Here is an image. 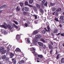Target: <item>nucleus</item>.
I'll return each mask as SVG.
<instances>
[{
	"instance_id": "obj_1",
	"label": "nucleus",
	"mask_w": 64,
	"mask_h": 64,
	"mask_svg": "<svg viewBox=\"0 0 64 64\" xmlns=\"http://www.w3.org/2000/svg\"><path fill=\"white\" fill-rule=\"evenodd\" d=\"M7 26V25L5 22L4 23V24L0 25V27H1L2 28H4L5 29H7V27H6Z\"/></svg>"
},
{
	"instance_id": "obj_2",
	"label": "nucleus",
	"mask_w": 64,
	"mask_h": 64,
	"mask_svg": "<svg viewBox=\"0 0 64 64\" xmlns=\"http://www.w3.org/2000/svg\"><path fill=\"white\" fill-rule=\"evenodd\" d=\"M20 35L17 34L16 36V38L18 41H20Z\"/></svg>"
},
{
	"instance_id": "obj_3",
	"label": "nucleus",
	"mask_w": 64,
	"mask_h": 64,
	"mask_svg": "<svg viewBox=\"0 0 64 64\" xmlns=\"http://www.w3.org/2000/svg\"><path fill=\"white\" fill-rule=\"evenodd\" d=\"M0 52L2 53V54H5L6 53V50H4V48H2V49L0 50Z\"/></svg>"
},
{
	"instance_id": "obj_4",
	"label": "nucleus",
	"mask_w": 64,
	"mask_h": 64,
	"mask_svg": "<svg viewBox=\"0 0 64 64\" xmlns=\"http://www.w3.org/2000/svg\"><path fill=\"white\" fill-rule=\"evenodd\" d=\"M30 51H32V53L33 54H34L35 52V49H34V48H30Z\"/></svg>"
},
{
	"instance_id": "obj_5",
	"label": "nucleus",
	"mask_w": 64,
	"mask_h": 64,
	"mask_svg": "<svg viewBox=\"0 0 64 64\" xmlns=\"http://www.w3.org/2000/svg\"><path fill=\"white\" fill-rule=\"evenodd\" d=\"M24 10L26 11H29L30 10V8L28 7H24Z\"/></svg>"
},
{
	"instance_id": "obj_6",
	"label": "nucleus",
	"mask_w": 64,
	"mask_h": 64,
	"mask_svg": "<svg viewBox=\"0 0 64 64\" xmlns=\"http://www.w3.org/2000/svg\"><path fill=\"white\" fill-rule=\"evenodd\" d=\"M58 30L57 29H54L53 30V33L54 34H55V33H57L58 32Z\"/></svg>"
},
{
	"instance_id": "obj_7",
	"label": "nucleus",
	"mask_w": 64,
	"mask_h": 64,
	"mask_svg": "<svg viewBox=\"0 0 64 64\" xmlns=\"http://www.w3.org/2000/svg\"><path fill=\"white\" fill-rule=\"evenodd\" d=\"M40 41H41V42H43V43H45V40L44 38H41L40 39Z\"/></svg>"
},
{
	"instance_id": "obj_8",
	"label": "nucleus",
	"mask_w": 64,
	"mask_h": 64,
	"mask_svg": "<svg viewBox=\"0 0 64 64\" xmlns=\"http://www.w3.org/2000/svg\"><path fill=\"white\" fill-rule=\"evenodd\" d=\"M49 48L50 49H53V47L52 46L51 44H50L49 45Z\"/></svg>"
},
{
	"instance_id": "obj_9",
	"label": "nucleus",
	"mask_w": 64,
	"mask_h": 64,
	"mask_svg": "<svg viewBox=\"0 0 64 64\" xmlns=\"http://www.w3.org/2000/svg\"><path fill=\"white\" fill-rule=\"evenodd\" d=\"M46 25L47 26V28L48 30V31H50V26H49V24H46Z\"/></svg>"
},
{
	"instance_id": "obj_10",
	"label": "nucleus",
	"mask_w": 64,
	"mask_h": 64,
	"mask_svg": "<svg viewBox=\"0 0 64 64\" xmlns=\"http://www.w3.org/2000/svg\"><path fill=\"white\" fill-rule=\"evenodd\" d=\"M15 51L16 52H20L21 51V50L18 48H16Z\"/></svg>"
},
{
	"instance_id": "obj_11",
	"label": "nucleus",
	"mask_w": 64,
	"mask_h": 64,
	"mask_svg": "<svg viewBox=\"0 0 64 64\" xmlns=\"http://www.w3.org/2000/svg\"><path fill=\"white\" fill-rule=\"evenodd\" d=\"M10 56L11 58H12L13 57V56H14V54L12 52H10Z\"/></svg>"
},
{
	"instance_id": "obj_12",
	"label": "nucleus",
	"mask_w": 64,
	"mask_h": 64,
	"mask_svg": "<svg viewBox=\"0 0 64 64\" xmlns=\"http://www.w3.org/2000/svg\"><path fill=\"white\" fill-rule=\"evenodd\" d=\"M38 31L36 30H35L33 32V35H35V34H37V33H38Z\"/></svg>"
},
{
	"instance_id": "obj_13",
	"label": "nucleus",
	"mask_w": 64,
	"mask_h": 64,
	"mask_svg": "<svg viewBox=\"0 0 64 64\" xmlns=\"http://www.w3.org/2000/svg\"><path fill=\"white\" fill-rule=\"evenodd\" d=\"M36 39L37 40H39L40 39V37H39V36L36 35Z\"/></svg>"
},
{
	"instance_id": "obj_14",
	"label": "nucleus",
	"mask_w": 64,
	"mask_h": 64,
	"mask_svg": "<svg viewBox=\"0 0 64 64\" xmlns=\"http://www.w3.org/2000/svg\"><path fill=\"white\" fill-rule=\"evenodd\" d=\"M38 57H39L41 59H42L43 58V56L42 54H40L38 55Z\"/></svg>"
},
{
	"instance_id": "obj_15",
	"label": "nucleus",
	"mask_w": 64,
	"mask_h": 64,
	"mask_svg": "<svg viewBox=\"0 0 64 64\" xmlns=\"http://www.w3.org/2000/svg\"><path fill=\"white\" fill-rule=\"evenodd\" d=\"M33 8L35 12H37L38 10L37 9H36V7H35V6H34L33 7Z\"/></svg>"
},
{
	"instance_id": "obj_16",
	"label": "nucleus",
	"mask_w": 64,
	"mask_h": 64,
	"mask_svg": "<svg viewBox=\"0 0 64 64\" xmlns=\"http://www.w3.org/2000/svg\"><path fill=\"white\" fill-rule=\"evenodd\" d=\"M36 4V8H39V9H40V4Z\"/></svg>"
},
{
	"instance_id": "obj_17",
	"label": "nucleus",
	"mask_w": 64,
	"mask_h": 64,
	"mask_svg": "<svg viewBox=\"0 0 64 64\" xmlns=\"http://www.w3.org/2000/svg\"><path fill=\"white\" fill-rule=\"evenodd\" d=\"M8 28H9L10 29V30H12V28L11 27V25L10 24H8Z\"/></svg>"
},
{
	"instance_id": "obj_18",
	"label": "nucleus",
	"mask_w": 64,
	"mask_h": 64,
	"mask_svg": "<svg viewBox=\"0 0 64 64\" xmlns=\"http://www.w3.org/2000/svg\"><path fill=\"white\" fill-rule=\"evenodd\" d=\"M54 12H55V15L56 17H58V12L56 11Z\"/></svg>"
},
{
	"instance_id": "obj_19",
	"label": "nucleus",
	"mask_w": 64,
	"mask_h": 64,
	"mask_svg": "<svg viewBox=\"0 0 64 64\" xmlns=\"http://www.w3.org/2000/svg\"><path fill=\"white\" fill-rule=\"evenodd\" d=\"M61 55L60 54H58V55L57 56L56 58V59H59V58H60V56Z\"/></svg>"
},
{
	"instance_id": "obj_20",
	"label": "nucleus",
	"mask_w": 64,
	"mask_h": 64,
	"mask_svg": "<svg viewBox=\"0 0 64 64\" xmlns=\"http://www.w3.org/2000/svg\"><path fill=\"white\" fill-rule=\"evenodd\" d=\"M38 43L39 46H43V43H42L41 42H38Z\"/></svg>"
},
{
	"instance_id": "obj_21",
	"label": "nucleus",
	"mask_w": 64,
	"mask_h": 64,
	"mask_svg": "<svg viewBox=\"0 0 64 64\" xmlns=\"http://www.w3.org/2000/svg\"><path fill=\"white\" fill-rule=\"evenodd\" d=\"M25 63V61L23 60H22L20 62L19 64H22V63Z\"/></svg>"
},
{
	"instance_id": "obj_22",
	"label": "nucleus",
	"mask_w": 64,
	"mask_h": 64,
	"mask_svg": "<svg viewBox=\"0 0 64 64\" xmlns=\"http://www.w3.org/2000/svg\"><path fill=\"white\" fill-rule=\"evenodd\" d=\"M23 14L24 15H27L28 14V13L27 12H26L25 11H24L23 12Z\"/></svg>"
},
{
	"instance_id": "obj_23",
	"label": "nucleus",
	"mask_w": 64,
	"mask_h": 64,
	"mask_svg": "<svg viewBox=\"0 0 64 64\" xmlns=\"http://www.w3.org/2000/svg\"><path fill=\"white\" fill-rule=\"evenodd\" d=\"M25 40L28 43H29L30 42L29 39L28 38H25Z\"/></svg>"
},
{
	"instance_id": "obj_24",
	"label": "nucleus",
	"mask_w": 64,
	"mask_h": 64,
	"mask_svg": "<svg viewBox=\"0 0 64 64\" xmlns=\"http://www.w3.org/2000/svg\"><path fill=\"white\" fill-rule=\"evenodd\" d=\"M29 2L30 4H32L33 3V0H30Z\"/></svg>"
},
{
	"instance_id": "obj_25",
	"label": "nucleus",
	"mask_w": 64,
	"mask_h": 64,
	"mask_svg": "<svg viewBox=\"0 0 64 64\" xmlns=\"http://www.w3.org/2000/svg\"><path fill=\"white\" fill-rule=\"evenodd\" d=\"M41 7H42V9H44V8L45 7H44V4L42 3L41 4Z\"/></svg>"
},
{
	"instance_id": "obj_26",
	"label": "nucleus",
	"mask_w": 64,
	"mask_h": 64,
	"mask_svg": "<svg viewBox=\"0 0 64 64\" xmlns=\"http://www.w3.org/2000/svg\"><path fill=\"white\" fill-rule=\"evenodd\" d=\"M61 63H64V58H62L61 60Z\"/></svg>"
},
{
	"instance_id": "obj_27",
	"label": "nucleus",
	"mask_w": 64,
	"mask_h": 64,
	"mask_svg": "<svg viewBox=\"0 0 64 64\" xmlns=\"http://www.w3.org/2000/svg\"><path fill=\"white\" fill-rule=\"evenodd\" d=\"M54 20H55V21H56V22H59V20H58V18L55 17V18L54 19Z\"/></svg>"
},
{
	"instance_id": "obj_28",
	"label": "nucleus",
	"mask_w": 64,
	"mask_h": 64,
	"mask_svg": "<svg viewBox=\"0 0 64 64\" xmlns=\"http://www.w3.org/2000/svg\"><path fill=\"white\" fill-rule=\"evenodd\" d=\"M53 49H52L50 51V54L51 55H52V54H53Z\"/></svg>"
},
{
	"instance_id": "obj_29",
	"label": "nucleus",
	"mask_w": 64,
	"mask_h": 64,
	"mask_svg": "<svg viewBox=\"0 0 64 64\" xmlns=\"http://www.w3.org/2000/svg\"><path fill=\"white\" fill-rule=\"evenodd\" d=\"M64 18V16H61L60 17V19L62 20H63Z\"/></svg>"
},
{
	"instance_id": "obj_30",
	"label": "nucleus",
	"mask_w": 64,
	"mask_h": 64,
	"mask_svg": "<svg viewBox=\"0 0 64 64\" xmlns=\"http://www.w3.org/2000/svg\"><path fill=\"white\" fill-rule=\"evenodd\" d=\"M61 11V8H59L56 10V11L58 12L59 11Z\"/></svg>"
},
{
	"instance_id": "obj_31",
	"label": "nucleus",
	"mask_w": 64,
	"mask_h": 64,
	"mask_svg": "<svg viewBox=\"0 0 64 64\" xmlns=\"http://www.w3.org/2000/svg\"><path fill=\"white\" fill-rule=\"evenodd\" d=\"M50 6H54L55 5V4L54 3H52L51 2H50Z\"/></svg>"
},
{
	"instance_id": "obj_32",
	"label": "nucleus",
	"mask_w": 64,
	"mask_h": 64,
	"mask_svg": "<svg viewBox=\"0 0 64 64\" xmlns=\"http://www.w3.org/2000/svg\"><path fill=\"white\" fill-rule=\"evenodd\" d=\"M19 4L21 7H22L23 5V4H24V3H23L20 2Z\"/></svg>"
},
{
	"instance_id": "obj_33",
	"label": "nucleus",
	"mask_w": 64,
	"mask_h": 64,
	"mask_svg": "<svg viewBox=\"0 0 64 64\" xmlns=\"http://www.w3.org/2000/svg\"><path fill=\"white\" fill-rule=\"evenodd\" d=\"M6 55H4L2 56V59H5L6 58Z\"/></svg>"
},
{
	"instance_id": "obj_34",
	"label": "nucleus",
	"mask_w": 64,
	"mask_h": 64,
	"mask_svg": "<svg viewBox=\"0 0 64 64\" xmlns=\"http://www.w3.org/2000/svg\"><path fill=\"white\" fill-rule=\"evenodd\" d=\"M56 10V8H55L54 7L52 8V10L53 11H55Z\"/></svg>"
},
{
	"instance_id": "obj_35",
	"label": "nucleus",
	"mask_w": 64,
	"mask_h": 64,
	"mask_svg": "<svg viewBox=\"0 0 64 64\" xmlns=\"http://www.w3.org/2000/svg\"><path fill=\"white\" fill-rule=\"evenodd\" d=\"M16 10H17V11H20V8H19V6H17L16 8Z\"/></svg>"
},
{
	"instance_id": "obj_36",
	"label": "nucleus",
	"mask_w": 64,
	"mask_h": 64,
	"mask_svg": "<svg viewBox=\"0 0 64 64\" xmlns=\"http://www.w3.org/2000/svg\"><path fill=\"white\" fill-rule=\"evenodd\" d=\"M40 10L41 13L43 12V10L42 8H40Z\"/></svg>"
},
{
	"instance_id": "obj_37",
	"label": "nucleus",
	"mask_w": 64,
	"mask_h": 64,
	"mask_svg": "<svg viewBox=\"0 0 64 64\" xmlns=\"http://www.w3.org/2000/svg\"><path fill=\"white\" fill-rule=\"evenodd\" d=\"M38 40H37L36 39H34V42H37Z\"/></svg>"
},
{
	"instance_id": "obj_38",
	"label": "nucleus",
	"mask_w": 64,
	"mask_h": 64,
	"mask_svg": "<svg viewBox=\"0 0 64 64\" xmlns=\"http://www.w3.org/2000/svg\"><path fill=\"white\" fill-rule=\"evenodd\" d=\"M47 4H48V2H46L44 4V5L45 6H47Z\"/></svg>"
},
{
	"instance_id": "obj_39",
	"label": "nucleus",
	"mask_w": 64,
	"mask_h": 64,
	"mask_svg": "<svg viewBox=\"0 0 64 64\" xmlns=\"http://www.w3.org/2000/svg\"><path fill=\"white\" fill-rule=\"evenodd\" d=\"M4 60L5 61H8V60H9V58H6Z\"/></svg>"
},
{
	"instance_id": "obj_40",
	"label": "nucleus",
	"mask_w": 64,
	"mask_h": 64,
	"mask_svg": "<svg viewBox=\"0 0 64 64\" xmlns=\"http://www.w3.org/2000/svg\"><path fill=\"white\" fill-rule=\"evenodd\" d=\"M45 2V0H44L42 1V4H44Z\"/></svg>"
},
{
	"instance_id": "obj_41",
	"label": "nucleus",
	"mask_w": 64,
	"mask_h": 64,
	"mask_svg": "<svg viewBox=\"0 0 64 64\" xmlns=\"http://www.w3.org/2000/svg\"><path fill=\"white\" fill-rule=\"evenodd\" d=\"M14 26L16 28H18V27L15 24H14Z\"/></svg>"
},
{
	"instance_id": "obj_42",
	"label": "nucleus",
	"mask_w": 64,
	"mask_h": 64,
	"mask_svg": "<svg viewBox=\"0 0 64 64\" xmlns=\"http://www.w3.org/2000/svg\"><path fill=\"white\" fill-rule=\"evenodd\" d=\"M33 16H34V17H35V19H37V16L36 15H33Z\"/></svg>"
},
{
	"instance_id": "obj_43",
	"label": "nucleus",
	"mask_w": 64,
	"mask_h": 64,
	"mask_svg": "<svg viewBox=\"0 0 64 64\" xmlns=\"http://www.w3.org/2000/svg\"><path fill=\"white\" fill-rule=\"evenodd\" d=\"M3 34H4V35H5V34H8V33L7 32L5 31L3 33Z\"/></svg>"
},
{
	"instance_id": "obj_44",
	"label": "nucleus",
	"mask_w": 64,
	"mask_h": 64,
	"mask_svg": "<svg viewBox=\"0 0 64 64\" xmlns=\"http://www.w3.org/2000/svg\"><path fill=\"white\" fill-rule=\"evenodd\" d=\"M13 63L14 64H16V60H14V61L13 62Z\"/></svg>"
},
{
	"instance_id": "obj_45",
	"label": "nucleus",
	"mask_w": 64,
	"mask_h": 64,
	"mask_svg": "<svg viewBox=\"0 0 64 64\" xmlns=\"http://www.w3.org/2000/svg\"><path fill=\"white\" fill-rule=\"evenodd\" d=\"M25 5H28V2H25Z\"/></svg>"
},
{
	"instance_id": "obj_46",
	"label": "nucleus",
	"mask_w": 64,
	"mask_h": 64,
	"mask_svg": "<svg viewBox=\"0 0 64 64\" xmlns=\"http://www.w3.org/2000/svg\"><path fill=\"white\" fill-rule=\"evenodd\" d=\"M45 31L43 30L42 31V32L43 34H45Z\"/></svg>"
},
{
	"instance_id": "obj_47",
	"label": "nucleus",
	"mask_w": 64,
	"mask_h": 64,
	"mask_svg": "<svg viewBox=\"0 0 64 64\" xmlns=\"http://www.w3.org/2000/svg\"><path fill=\"white\" fill-rule=\"evenodd\" d=\"M25 26L26 27H27L28 26V24H27V23H26L25 24Z\"/></svg>"
},
{
	"instance_id": "obj_48",
	"label": "nucleus",
	"mask_w": 64,
	"mask_h": 64,
	"mask_svg": "<svg viewBox=\"0 0 64 64\" xmlns=\"http://www.w3.org/2000/svg\"><path fill=\"white\" fill-rule=\"evenodd\" d=\"M1 31L2 33L3 34V33L5 32V31L4 30H2Z\"/></svg>"
},
{
	"instance_id": "obj_49",
	"label": "nucleus",
	"mask_w": 64,
	"mask_h": 64,
	"mask_svg": "<svg viewBox=\"0 0 64 64\" xmlns=\"http://www.w3.org/2000/svg\"><path fill=\"white\" fill-rule=\"evenodd\" d=\"M14 23H15L16 25L18 24V22H16L15 21H14Z\"/></svg>"
},
{
	"instance_id": "obj_50",
	"label": "nucleus",
	"mask_w": 64,
	"mask_h": 64,
	"mask_svg": "<svg viewBox=\"0 0 64 64\" xmlns=\"http://www.w3.org/2000/svg\"><path fill=\"white\" fill-rule=\"evenodd\" d=\"M61 34V32H60L59 33H58V34H56V36H59V35H60Z\"/></svg>"
},
{
	"instance_id": "obj_51",
	"label": "nucleus",
	"mask_w": 64,
	"mask_h": 64,
	"mask_svg": "<svg viewBox=\"0 0 64 64\" xmlns=\"http://www.w3.org/2000/svg\"><path fill=\"white\" fill-rule=\"evenodd\" d=\"M50 43L51 44V45H53V42H52L50 41Z\"/></svg>"
},
{
	"instance_id": "obj_52",
	"label": "nucleus",
	"mask_w": 64,
	"mask_h": 64,
	"mask_svg": "<svg viewBox=\"0 0 64 64\" xmlns=\"http://www.w3.org/2000/svg\"><path fill=\"white\" fill-rule=\"evenodd\" d=\"M55 54H56V55H58V52L57 51V50H56V52L55 53Z\"/></svg>"
},
{
	"instance_id": "obj_53",
	"label": "nucleus",
	"mask_w": 64,
	"mask_h": 64,
	"mask_svg": "<svg viewBox=\"0 0 64 64\" xmlns=\"http://www.w3.org/2000/svg\"><path fill=\"white\" fill-rule=\"evenodd\" d=\"M34 23L35 24H37V21L36 20L34 21Z\"/></svg>"
},
{
	"instance_id": "obj_54",
	"label": "nucleus",
	"mask_w": 64,
	"mask_h": 64,
	"mask_svg": "<svg viewBox=\"0 0 64 64\" xmlns=\"http://www.w3.org/2000/svg\"><path fill=\"white\" fill-rule=\"evenodd\" d=\"M51 35H52V36H54V34L52 33H51Z\"/></svg>"
},
{
	"instance_id": "obj_55",
	"label": "nucleus",
	"mask_w": 64,
	"mask_h": 64,
	"mask_svg": "<svg viewBox=\"0 0 64 64\" xmlns=\"http://www.w3.org/2000/svg\"><path fill=\"white\" fill-rule=\"evenodd\" d=\"M59 22L60 23H61L62 22V20H60L59 21L58 20Z\"/></svg>"
},
{
	"instance_id": "obj_56",
	"label": "nucleus",
	"mask_w": 64,
	"mask_h": 64,
	"mask_svg": "<svg viewBox=\"0 0 64 64\" xmlns=\"http://www.w3.org/2000/svg\"><path fill=\"white\" fill-rule=\"evenodd\" d=\"M58 26H59V27H62V24H60L58 25Z\"/></svg>"
},
{
	"instance_id": "obj_57",
	"label": "nucleus",
	"mask_w": 64,
	"mask_h": 64,
	"mask_svg": "<svg viewBox=\"0 0 64 64\" xmlns=\"http://www.w3.org/2000/svg\"><path fill=\"white\" fill-rule=\"evenodd\" d=\"M29 6L30 7H32V8H33V7H34V6H32L31 5H29Z\"/></svg>"
},
{
	"instance_id": "obj_58",
	"label": "nucleus",
	"mask_w": 64,
	"mask_h": 64,
	"mask_svg": "<svg viewBox=\"0 0 64 64\" xmlns=\"http://www.w3.org/2000/svg\"><path fill=\"white\" fill-rule=\"evenodd\" d=\"M4 8L3 6H1L0 7V9H2V8Z\"/></svg>"
},
{
	"instance_id": "obj_59",
	"label": "nucleus",
	"mask_w": 64,
	"mask_h": 64,
	"mask_svg": "<svg viewBox=\"0 0 64 64\" xmlns=\"http://www.w3.org/2000/svg\"><path fill=\"white\" fill-rule=\"evenodd\" d=\"M43 48L44 49H46V47H45V46H43Z\"/></svg>"
},
{
	"instance_id": "obj_60",
	"label": "nucleus",
	"mask_w": 64,
	"mask_h": 64,
	"mask_svg": "<svg viewBox=\"0 0 64 64\" xmlns=\"http://www.w3.org/2000/svg\"><path fill=\"white\" fill-rule=\"evenodd\" d=\"M3 6H4V8H5L7 7V5H4Z\"/></svg>"
},
{
	"instance_id": "obj_61",
	"label": "nucleus",
	"mask_w": 64,
	"mask_h": 64,
	"mask_svg": "<svg viewBox=\"0 0 64 64\" xmlns=\"http://www.w3.org/2000/svg\"><path fill=\"white\" fill-rule=\"evenodd\" d=\"M60 35H61V36H64V34H60Z\"/></svg>"
},
{
	"instance_id": "obj_62",
	"label": "nucleus",
	"mask_w": 64,
	"mask_h": 64,
	"mask_svg": "<svg viewBox=\"0 0 64 64\" xmlns=\"http://www.w3.org/2000/svg\"><path fill=\"white\" fill-rule=\"evenodd\" d=\"M62 22L64 24V20H62Z\"/></svg>"
},
{
	"instance_id": "obj_63",
	"label": "nucleus",
	"mask_w": 64,
	"mask_h": 64,
	"mask_svg": "<svg viewBox=\"0 0 64 64\" xmlns=\"http://www.w3.org/2000/svg\"><path fill=\"white\" fill-rule=\"evenodd\" d=\"M44 29L45 30H46V31H48V30H47V29H46V28H44Z\"/></svg>"
},
{
	"instance_id": "obj_64",
	"label": "nucleus",
	"mask_w": 64,
	"mask_h": 64,
	"mask_svg": "<svg viewBox=\"0 0 64 64\" xmlns=\"http://www.w3.org/2000/svg\"><path fill=\"white\" fill-rule=\"evenodd\" d=\"M2 64V61H0V64Z\"/></svg>"
}]
</instances>
